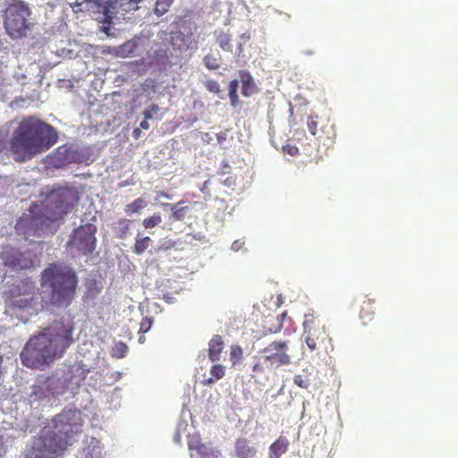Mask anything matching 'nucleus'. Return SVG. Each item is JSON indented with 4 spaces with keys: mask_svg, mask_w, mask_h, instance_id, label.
<instances>
[{
    "mask_svg": "<svg viewBox=\"0 0 458 458\" xmlns=\"http://www.w3.org/2000/svg\"><path fill=\"white\" fill-rule=\"evenodd\" d=\"M128 352V345L123 342L116 343L112 349V355L116 359H123Z\"/></svg>",
    "mask_w": 458,
    "mask_h": 458,
    "instance_id": "c85d7f7f",
    "label": "nucleus"
},
{
    "mask_svg": "<svg viewBox=\"0 0 458 458\" xmlns=\"http://www.w3.org/2000/svg\"><path fill=\"white\" fill-rule=\"evenodd\" d=\"M374 303L375 301L371 299H367L363 301V305L360 312V318L364 325H368L373 319L375 313L373 308Z\"/></svg>",
    "mask_w": 458,
    "mask_h": 458,
    "instance_id": "aec40b11",
    "label": "nucleus"
},
{
    "mask_svg": "<svg viewBox=\"0 0 458 458\" xmlns=\"http://www.w3.org/2000/svg\"><path fill=\"white\" fill-rule=\"evenodd\" d=\"M162 222V216L159 213H155L151 216H148L142 222V225L145 229H153L160 225Z\"/></svg>",
    "mask_w": 458,
    "mask_h": 458,
    "instance_id": "a878e982",
    "label": "nucleus"
},
{
    "mask_svg": "<svg viewBox=\"0 0 458 458\" xmlns=\"http://www.w3.org/2000/svg\"><path fill=\"white\" fill-rule=\"evenodd\" d=\"M79 200L80 195L75 188L59 187L53 190L41 205L45 216L53 224L64 219V216L74 208Z\"/></svg>",
    "mask_w": 458,
    "mask_h": 458,
    "instance_id": "423d86ee",
    "label": "nucleus"
},
{
    "mask_svg": "<svg viewBox=\"0 0 458 458\" xmlns=\"http://www.w3.org/2000/svg\"><path fill=\"white\" fill-rule=\"evenodd\" d=\"M287 352L286 342L274 341L265 347L263 354L273 369L291 364V358Z\"/></svg>",
    "mask_w": 458,
    "mask_h": 458,
    "instance_id": "f8f14e48",
    "label": "nucleus"
},
{
    "mask_svg": "<svg viewBox=\"0 0 458 458\" xmlns=\"http://www.w3.org/2000/svg\"><path fill=\"white\" fill-rule=\"evenodd\" d=\"M184 201H179L175 205H171L172 214L170 216V219L173 221H183L186 217V215L191 210L189 206H182Z\"/></svg>",
    "mask_w": 458,
    "mask_h": 458,
    "instance_id": "412c9836",
    "label": "nucleus"
},
{
    "mask_svg": "<svg viewBox=\"0 0 458 458\" xmlns=\"http://www.w3.org/2000/svg\"><path fill=\"white\" fill-rule=\"evenodd\" d=\"M317 118V116H310L307 122L308 130L312 135H316L318 131Z\"/></svg>",
    "mask_w": 458,
    "mask_h": 458,
    "instance_id": "f704fd0d",
    "label": "nucleus"
},
{
    "mask_svg": "<svg viewBox=\"0 0 458 458\" xmlns=\"http://www.w3.org/2000/svg\"><path fill=\"white\" fill-rule=\"evenodd\" d=\"M174 0H157L155 13L158 16L164 15L171 6Z\"/></svg>",
    "mask_w": 458,
    "mask_h": 458,
    "instance_id": "c756f323",
    "label": "nucleus"
},
{
    "mask_svg": "<svg viewBox=\"0 0 458 458\" xmlns=\"http://www.w3.org/2000/svg\"><path fill=\"white\" fill-rule=\"evenodd\" d=\"M61 417H62V416H61V415H59V420H60V421H62Z\"/></svg>",
    "mask_w": 458,
    "mask_h": 458,
    "instance_id": "8fccbe9b",
    "label": "nucleus"
},
{
    "mask_svg": "<svg viewBox=\"0 0 458 458\" xmlns=\"http://www.w3.org/2000/svg\"><path fill=\"white\" fill-rule=\"evenodd\" d=\"M237 89H238V81L236 80H233V81L229 82V99H231V104L234 106H236L238 102V95H237Z\"/></svg>",
    "mask_w": 458,
    "mask_h": 458,
    "instance_id": "7c9ffc66",
    "label": "nucleus"
},
{
    "mask_svg": "<svg viewBox=\"0 0 458 458\" xmlns=\"http://www.w3.org/2000/svg\"><path fill=\"white\" fill-rule=\"evenodd\" d=\"M192 33H183L181 30L173 31L170 35V44L174 49L179 51H186L190 48L192 43Z\"/></svg>",
    "mask_w": 458,
    "mask_h": 458,
    "instance_id": "4468645a",
    "label": "nucleus"
},
{
    "mask_svg": "<svg viewBox=\"0 0 458 458\" xmlns=\"http://www.w3.org/2000/svg\"><path fill=\"white\" fill-rule=\"evenodd\" d=\"M4 143L3 139L0 137V154L4 151Z\"/></svg>",
    "mask_w": 458,
    "mask_h": 458,
    "instance_id": "c03bdc74",
    "label": "nucleus"
},
{
    "mask_svg": "<svg viewBox=\"0 0 458 458\" xmlns=\"http://www.w3.org/2000/svg\"><path fill=\"white\" fill-rule=\"evenodd\" d=\"M96 232L97 228L92 224L81 225L73 231L67 245L81 256L90 255L96 248Z\"/></svg>",
    "mask_w": 458,
    "mask_h": 458,
    "instance_id": "9b49d317",
    "label": "nucleus"
},
{
    "mask_svg": "<svg viewBox=\"0 0 458 458\" xmlns=\"http://www.w3.org/2000/svg\"><path fill=\"white\" fill-rule=\"evenodd\" d=\"M4 295L8 305L17 309L33 308V302L38 298L35 284L27 280L13 284Z\"/></svg>",
    "mask_w": 458,
    "mask_h": 458,
    "instance_id": "1a4fd4ad",
    "label": "nucleus"
},
{
    "mask_svg": "<svg viewBox=\"0 0 458 458\" xmlns=\"http://www.w3.org/2000/svg\"><path fill=\"white\" fill-rule=\"evenodd\" d=\"M236 458H255L258 449L245 437H239L234 442L233 449Z\"/></svg>",
    "mask_w": 458,
    "mask_h": 458,
    "instance_id": "ddd939ff",
    "label": "nucleus"
},
{
    "mask_svg": "<svg viewBox=\"0 0 458 458\" xmlns=\"http://www.w3.org/2000/svg\"><path fill=\"white\" fill-rule=\"evenodd\" d=\"M152 242L153 241L149 236L142 237L140 233H138L136 235L135 243L132 250L137 255H141L147 250Z\"/></svg>",
    "mask_w": 458,
    "mask_h": 458,
    "instance_id": "4be33fe9",
    "label": "nucleus"
},
{
    "mask_svg": "<svg viewBox=\"0 0 458 458\" xmlns=\"http://www.w3.org/2000/svg\"><path fill=\"white\" fill-rule=\"evenodd\" d=\"M234 245L238 246V243H236V242H233V246H234Z\"/></svg>",
    "mask_w": 458,
    "mask_h": 458,
    "instance_id": "09e8293b",
    "label": "nucleus"
},
{
    "mask_svg": "<svg viewBox=\"0 0 458 458\" xmlns=\"http://www.w3.org/2000/svg\"><path fill=\"white\" fill-rule=\"evenodd\" d=\"M152 319L148 317H144L140 324V332L147 333L151 328Z\"/></svg>",
    "mask_w": 458,
    "mask_h": 458,
    "instance_id": "c9c22d12",
    "label": "nucleus"
},
{
    "mask_svg": "<svg viewBox=\"0 0 458 458\" xmlns=\"http://www.w3.org/2000/svg\"><path fill=\"white\" fill-rule=\"evenodd\" d=\"M232 37L226 32L220 31L217 34L216 41L219 47L225 51L232 52V44L230 43Z\"/></svg>",
    "mask_w": 458,
    "mask_h": 458,
    "instance_id": "393cba45",
    "label": "nucleus"
},
{
    "mask_svg": "<svg viewBox=\"0 0 458 458\" xmlns=\"http://www.w3.org/2000/svg\"><path fill=\"white\" fill-rule=\"evenodd\" d=\"M203 63L208 69L216 70L220 67V57L208 54L204 56Z\"/></svg>",
    "mask_w": 458,
    "mask_h": 458,
    "instance_id": "bb28decb",
    "label": "nucleus"
},
{
    "mask_svg": "<svg viewBox=\"0 0 458 458\" xmlns=\"http://www.w3.org/2000/svg\"><path fill=\"white\" fill-rule=\"evenodd\" d=\"M0 259L5 267L13 270L30 269L38 263L31 250L21 252L20 249L13 246H4L0 251Z\"/></svg>",
    "mask_w": 458,
    "mask_h": 458,
    "instance_id": "9d476101",
    "label": "nucleus"
},
{
    "mask_svg": "<svg viewBox=\"0 0 458 458\" xmlns=\"http://www.w3.org/2000/svg\"><path fill=\"white\" fill-rule=\"evenodd\" d=\"M272 370L271 367L268 364L267 360L266 359V356L262 354L259 358L254 359V365L252 368V377L255 378L261 377H267V372Z\"/></svg>",
    "mask_w": 458,
    "mask_h": 458,
    "instance_id": "dca6fc26",
    "label": "nucleus"
},
{
    "mask_svg": "<svg viewBox=\"0 0 458 458\" xmlns=\"http://www.w3.org/2000/svg\"><path fill=\"white\" fill-rule=\"evenodd\" d=\"M159 106L157 104H153L148 108L145 109L143 111V115L146 120L152 119L154 114H157L159 112Z\"/></svg>",
    "mask_w": 458,
    "mask_h": 458,
    "instance_id": "473e14b6",
    "label": "nucleus"
},
{
    "mask_svg": "<svg viewBox=\"0 0 458 458\" xmlns=\"http://www.w3.org/2000/svg\"><path fill=\"white\" fill-rule=\"evenodd\" d=\"M204 85H205L206 89L211 93L219 94L221 92L220 85L216 81H213V80L206 81Z\"/></svg>",
    "mask_w": 458,
    "mask_h": 458,
    "instance_id": "2f4dec72",
    "label": "nucleus"
},
{
    "mask_svg": "<svg viewBox=\"0 0 458 458\" xmlns=\"http://www.w3.org/2000/svg\"><path fill=\"white\" fill-rule=\"evenodd\" d=\"M147 206V201L141 198L136 199L131 203L125 205V212L127 215L139 213Z\"/></svg>",
    "mask_w": 458,
    "mask_h": 458,
    "instance_id": "b1692460",
    "label": "nucleus"
},
{
    "mask_svg": "<svg viewBox=\"0 0 458 458\" xmlns=\"http://www.w3.org/2000/svg\"><path fill=\"white\" fill-rule=\"evenodd\" d=\"M2 16L4 28L13 40L26 38L34 25L31 9L24 0H4Z\"/></svg>",
    "mask_w": 458,
    "mask_h": 458,
    "instance_id": "20e7f679",
    "label": "nucleus"
},
{
    "mask_svg": "<svg viewBox=\"0 0 458 458\" xmlns=\"http://www.w3.org/2000/svg\"><path fill=\"white\" fill-rule=\"evenodd\" d=\"M225 342L219 335H214L208 342V355L209 360L216 362L220 359V355L224 350Z\"/></svg>",
    "mask_w": 458,
    "mask_h": 458,
    "instance_id": "2eb2a0df",
    "label": "nucleus"
},
{
    "mask_svg": "<svg viewBox=\"0 0 458 458\" xmlns=\"http://www.w3.org/2000/svg\"><path fill=\"white\" fill-rule=\"evenodd\" d=\"M72 342V327L55 322L27 341L21 352V363L26 368L43 370L60 359Z\"/></svg>",
    "mask_w": 458,
    "mask_h": 458,
    "instance_id": "f257e3e1",
    "label": "nucleus"
},
{
    "mask_svg": "<svg viewBox=\"0 0 458 458\" xmlns=\"http://www.w3.org/2000/svg\"><path fill=\"white\" fill-rule=\"evenodd\" d=\"M51 221L44 215L41 204L34 203L30 207L29 213L23 214L16 224V231L26 240L31 236L46 233L51 226Z\"/></svg>",
    "mask_w": 458,
    "mask_h": 458,
    "instance_id": "6e6552de",
    "label": "nucleus"
},
{
    "mask_svg": "<svg viewBox=\"0 0 458 458\" xmlns=\"http://www.w3.org/2000/svg\"><path fill=\"white\" fill-rule=\"evenodd\" d=\"M289 441L284 437H279L277 440L269 446V458H280L285 454L289 447Z\"/></svg>",
    "mask_w": 458,
    "mask_h": 458,
    "instance_id": "a211bd4d",
    "label": "nucleus"
},
{
    "mask_svg": "<svg viewBox=\"0 0 458 458\" xmlns=\"http://www.w3.org/2000/svg\"><path fill=\"white\" fill-rule=\"evenodd\" d=\"M140 0H109V4L116 10L117 13H130L139 9Z\"/></svg>",
    "mask_w": 458,
    "mask_h": 458,
    "instance_id": "f3484780",
    "label": "nucleus"
},
{
    "mask_svg": "<svg viewBox=\"0 0 458 458\" xmlns=\"http://www.w3.org/2000/svg\"><path fill=\"white\" fill-rule=\"evenodd\" d=\"M140 133H141V131H140V128H135V129H133V131H132V137H133L134 139H139V138H140Z\"/></svg>",
    "mask_w": 458,
    "mask_h": 458,
    "instance_id": "a19ab883",
    "label": "nucleus"
},
{
    "mask_svg": "<svg viewBox=\"0 0 458 458\" xmlns=\"http://www.w3.org/2000/svg\"><path fill=\"white\" fill-rule=\"evenodd\" d=\"M211 377L204 379L203 385H211L225 376V368L223 365L216 364L210 369Z\"/></svg>",
    "mask_w": 458,
    "mask_h": 458,
    "instance_id": "5701e85b",
    "label": "nucleus"
},
{
    "mask_svg": "<svg viewBox=\"0 0 458 458\" xmlns=\"http://www.w3.org/2000/svg\"><path fill=\"white\" fill-rule=\"evenodd\" d=\"M41 285L51 288L50 303L56 307H68L76 296L79 283L76 272L58 264H50L41 273Z\"/></svg>",
    "mask_w": 458,
    "mask_h": 458,
    "instance_id": "7ed1b4c3",
    "label": "nucleus"
},
{
    "mask_svg": "<svg viewBox=\"0 0 458 458\" xmlns=\"http://www.w3.org/2000/svg\"><path fill=\"white\" fill-rule=\"evenodd\" d=\"M254 87V83L250 78V75H248V80L247 81H244L242 80V93L244 95V96H250L251 94L250 92V89Z\"/></svg>",
    "mask_w": 458,
    "mask_h": 458,
    "instance_id": "72a5a7b5",
    "label": "nucleus"
},
{
    "mask_svg": "<svg viewBox=\"0 0 458 458\" xmlns=\"http://www.w3.org/2000/svg\"><path fill=\"white\" fill-rule=\"evenodd\" d=\"M234 245L238 246V243H236V242H233V246H234Z\"/></svg>",
    "mask_w": 458,
    "mask_h": 458,
    "instance_id": "de8ad7c7",
    "label": "nucleus"
},
{
    "mask_svg": "<svg viewBox=\"0 0 458 458\" xmlns=\"http://www.w3.org/2000/svg\"><path fill=\"white\" fill-rule=\"evenodd\" d=\"M149 127H150V124L148 123V120H146V119L140 123V128H141L143 130H148V129H149Z\"/></svg>",
    "mask_w": 458,
    "mask_h": 458,
    "instance_id": "ea45409f",
    "label": "nucleus"
},
{
    "mask_svg": "<svg viewBox=\"0 0 458 458\" xmlns=\"http://www.w3.org/2000/svg\"><path fill=\"white\" fill-rule=\"evenodd\" d=\"M283 150L284 153H286L292 157L298 156L300 153V150L296 145H284Z\"/></svg>",
    "mask_w": 458,
    "mask_h": 458,
    "instance_id": "e433bc0d",
    "label": "nucleus"
},
{
    "mask_svg": "<svg viewBox=\"0 0 458 458\" xmlns=\"http://www.w3.org/2000/svg\"><path fill=\"white\" fill-rule=\"evenodd\" d=\"M69 445L66 432L43 431L33 437L25 458H62Z\"/></svg>",
    "mask_w": 458,
    "mask_h": 458,
    "instance_id": "39448f33",
    "label": "nucleus"
},
{
    "mask_svg": "<svg viewBox=\"0 0 458 458\" xmlns=\"http://www.w3.org/2000/svg\"><path fill=\"white\" fill-rule=\"evenodd\" d=\"M43 388V386H34L32 394H38V392Z\"/></svg>",
    "mask_w": 458,
    "mask_h": 458,
    "instance_id": "79ce46f5",
    "label": "nucleus"
},
{
    "mask_svg": "<svg viewBox=\"0 0 458 458\" xmlns=\"http://www.w3.org/2000/svg\"><path fill=\"white\" fill-rule=\"evenodd\" d=\"M69 6L74 13L89 12L94 8L97 0H67Z\"/></svg>",
    "mask_w": 458,
    "mask_h": 458,
    "instance_id": "6ab92c4d",
    "label": "nucleus"
},
{
    "mask_svg": "<svg viewBox=\"0 0 458 458\" xmlns=\"http://www.w3.org/2000/svg\"><path fill=\"white\" fill-rule=\"evenodd\" d=\"M294 383L302 388H306L308 386V383L302 379L301 375H297L294 377Z\"/></svg>",
    "mask_w": 458,
    "mask_h": 458,
    "instance_id": "58836bf2",
    "label": "nucleus"
},
{
    "mask_svg": "<svg viewBox=\"0 0 458 458\" xmlns=\"http://www.w3.org/2000/svg\"><path fill=\"white\" fill-rule=\"evenodd\" d=\"M304 341L310 351L333 350L332 339L327 334L325 322L312 314L305 315L303 321Z\"/></svg>",
    "mask_w": 458,
    "mask_h": 458,
    "instance_id": "0eeeda50",
    "label": "nucleus"
},
{
    "mask_svg": "<svg viewBox=\"0 0 458 458\" xmlns=\"http://www.w3.org/2000/svg\"><path fill=\"white\" fill-rule=\"evenodd\" d=\"M216 138H217L218 142H220V143L226 139L225 133H218L216 135Z\"/></svg>",
    "mask_w": 458,
    "mask_h": 458,
    "instance_id": "37998d69",
    "label": "nucleus"
},
{
    "mask_svg": "<svg viewBox=\"0 0 458 458\" xmlns=\"http://www.w3.org/2000/svg\"><path fill=\"white\" fill-rule=\"evenodd\" d=\"M206 185H207V182H204V186H203V188H201V191L206 190Z\"/></svg>",
    "mask_w": 458,
    "mask_h": 458,
    "instance_id": "49530a36",
    "label": "nucleus"
},
{
    "mask_svg": "<svg viewBox=\"0 0 458 458\" xmlns=\"http://www.w3.org/2000/svg\"><path fill=\"white\" fill-rule=\"evenodd\" d=\"M68 150L66 147H59L55 153V157L57 158V165H62L65 163V158H60L61 155L66 153Z\"/></svg>",
    "mask_w": 458,
    "mask_h": 458,
    "instance_id": "4c0bfd02",
    "label": "nucleus"
},
{
    "mask_svg": "<svg viewBox=\"0 0 458 458\" xmlns=\"http://www.w3.org/2000/svg\"><path fill=\"white\" fill-rule=\"evenodd\" d=\"M51 380H52V377H47L45 383L48 384Z\"/></svg>",
    "mask_w": 458,
    "mask_h": 458,
    "instance_id": "a18cd8bd",
    "label": "nucleus"
},
{
    "mask_svg": "<svg viewBox=\"0 0 458 458\" xmlns=\"http://www.w3.org/2000/svg\"><path fill=\"white\" fill-rule=\"evenodd\" d=\"M229 359L231 360V364L235 366L236 364L241 362L242 359V349L239 345H233L231 347V352H229Z\"/></svg>",
    "mask_w": 458,
    "mask_h": 458,
    "instance_id": "cd10ccee",
    "label": "nucleus"
},
{
    "mask_svg": "<svg viewBox=\"0 0 458 458\" xmlns=\"http://www.w3.org/2000/svg\"><path fill=\"white\" fill-rule=\"evenodd\" d=\"M57 140L54 126L36 116H26L12 134L10 151L15 161L25 163L51 149Z\"/></svg>",
    "mask_w": 458,
    "mask_h": 458,
    "instance_id": "f03ea898",
    "label": "nucleus"
}]
</instances>
